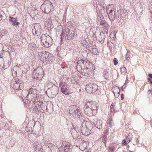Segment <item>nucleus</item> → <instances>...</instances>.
Here are the masks:
<instances>
[{"label":"nucleus","instance_id":"obj_1","mask_svg":"<svg viewBox=\"0 0 152 152\" xmlns=\"http://www.w3.org/2000/svg\"><path fill=\"white\" fill-rule=\"evenodd\" d=\"M97 107L96 104L92 102H88L84 106V110L85 113L89 116H92L94 113L93 112L96 111Z\"/></svg>","mask_w":152,"mask_h":152},{"label":"nucleus","instance_id":"obj_2","mask_svg":"<svg viewBox=\"0 0 152 152\" xmlns=\"http://www.w3.org/2000/svg\"><path fill=\"white\" fill-rule=\"evenodd\" d=\"M39 58L40 60L44 62H51L54 60V57L53 55L45 51L40 52L38 53Z\"/></svg>","mask_w":152,"mask_h":152},{"label":"nucleus","instance_id":"obj_3","mask_svg":"<svg viewBox=\"0 0 152 152\" xmlns=\"http://www.w3.org/2000/svg\"><path fill=\"white\" fill-rule=\"evenodd\" d=\"M40 39L43 45L46 48L50 47L52 45L53 42L52 38L47 34H42Z\"/></svg>","mask_w":152,"mask_h":152},{"label":"nucleus","instance_id":"obj_4","mask_svg":"<svg viewBox=\"0 0 152 152\" xmlns=\"http://www.w3.org/2000/svg\"><path fill=\"white\" fill-rule=\"evenodd\" d=\"M44 71L43 68L41 66L36 68L33 72L32 77L36 80H40L43 76Z\"/></svg>","mask_w":152,"mask_h":152},{"label":"nucleus","instance_id":"obj_5","mask_svg":"<svg viewBox=\"0 0 152 152\" xmlns=\"http://www.w3.org/2000/svg\"><path fill=\"white\" fill-rule=\"evenodd\" d=\"M59 87L61 92L66 95H68L70 92L69 85L62 80H60L59 83Z\"/></svg>","mask_w":152,"mask_h":152},{"label":"nucleus","instance_id":"obj_6","mask_svg":"<svg viewBox=\"0 0 152 152\" xmlns=\"http://www.w3.org/2000/svg\"><path fill=\"white\" fill-rule=\"evenodd\" d=\"M12 87L15 89L19 90L23 88V84L22 80L18 79L12 80L11 83Z\"/></svg>","mask_w":152,"mask_h":152},{"label":"nucleus","instance_id":"obj_7","mask_svg":"<svg viewBox=\"0 0 152 152\" xmlns=\"http://www.w3.org/2000/svg\"><path fill=\"white\" fill-rule=\"evenodd\" d=\"M75 34L74 33H72L71 32L66 31H63L61 34V40H63L64 39L66 40H71L74 37Z\"/></svg>","mask_w":152,"mask_h":152},{"label":"nucleus","instance_id":"obj_8","mask_svg":"<svg viewBox=\"0 0 152 152\" xmlns=\"http://www.w3.org/2000/svg\"><path fill=\"white\" fill-rule=\"evenodd\" d=\"M88 123L86 121L83 120L80 126L81 132L83 134L86 136L88 135L91 134V130L87 127L86 124Z\"/></svg>","mask_w":152,"mask_h":152},{"label":"nucleus","instance_id":"obj_9","mask_svg":"<svg viewBox=\"0 0 152 152\" xmlns=\"http://www.w3.org/2000/svg\"><path fill=\"white\" fill-rule=\"evenodd\" d=\"M37 90L32 88H30V93L29 100L31 99L32 101H36L37 98Z\"/></svg>","mask_w":152,"mask_h":152},{"label":"nucleus","instance_id":"obj_10","mask_svg":"<svg viewBox=\"0 0 152 152\" xmlns=\"http://www.w3.org/2000/svg\"><path fill=\"white\" fill-rule=\"evenodd\" d=\"M20 66V64H18L13 67L12 69V72L13 77H15L17 76L18 74L19 73L20 71L21 70L20 68L19 67Z\"/></svg>","mask_w":152,"mask_h":152},{"label":"nucleus","instance_id":"obj_11","mask_svg":"<svg viewBox=\"0 0 152 152\" xmlns=\"http://www.w3.org/2000/svg\"><path fill=\"white\" fill-rule=\"evenodd\" d=\"M51 91L52 94V97L54 98L58 94L59 89L58 87L55 85L51 88Z\"/></svg>","mask_w":152,"mask_h":152},{"label":"nucleus","instance_id":"obj_12","mask_svg":"<svg viewBox=\"0 0 152 152\" xmlns=\"http://www.w3.org/2000/svg\"><path fill=\"white\" fill-rule=\"evenodd\" d=\"M82 63L83 64L86 65L87 64H88L89 62L88 61L87 62L86 60H80L78 61L76 66L77 69L78 71L79 72H81L82 70V67L81 65L80 64V63Z\"/></svg>","mask_w":152,"mask_h":152},{"label":"nucleus","instance_id":"obj_13","mask_svg":"<svg viewBox=\"0 0 152 152\" xmlns=\"http://www.w3.org/2000/svg\"><path fill=\"white\" fill-rule=\"evenodd\" d=\"M34 29H32V31L33 32L35 31V34L34 35L37 34V36L40 35L41 33V26L39 24H37L34 26Z\"/></svg>","mask_w":152,"mask_h":152},{"label":"nucleus","instance_id":"obj_14","mask_svg":"<svg viewBox=\"0 0 152 152\" xmlns=\"http://www.w3.org/2000/svg\"><path fill=\"white\" fill-rule=\"evenodd\" d=\"M34 148L35 151L38 150L40 152H42L43 151L42 146L41 144L39 142H37L35 143L34 145Z\"/></svg>","mask_w":152,"mask_h":152},{"label":"nucleus","instance_id":"obj_15","mask_svg":"<svg viewBox=\"0 0 152 152\" xmlns=\"http://www.w3.org/2000/svg\"><path fill=\"white\" fill-rule=\"evenodd\" d=\"M78 109V107L75 105H72L70 107L69 112L72 115H74L75 112Z\"/></svg>","mask_w":152,"mask_h":152},{"label":"nucleus","instance_id":"obj_16","mask_svg":"<svg viewBox=\"0 0 152 152\" xmlns=\"http://www.w3.org/2000/svg\"><path fill=\"white\" fill-rule=\"evenodd\" d=\"M108 16L111 21H114L115 17V12L113 10H111L108 14Z\"/></svg>","mask_w":152,"mask_h":152},{"label":"nucleus","instance_id":"obj_17","mask_svg":"<svg viewBox=\"0 0 152 152\" xmlns=\"http://www.w3.org/2000/svg\"><path fill=\"white\" fill-rule=\"evenodd\" d=\"M132 134L129 133V135L127 137L126 140L124 139L123 140L122 143L124 145H126L129 143L132 139Z\"/></svg>","mask_w":152,"mask_h":152},{"label":"nucleus","instance_id":"obj_18","mask_svg":"<svg viewBox=\"0 0 152 152\" xmlns=\"http://www.w3.org/2000/svg\"><path fill=\"white\" fill-rule=\"evenodd\" d=\"M10 19L9 21L11 22L13 26H18L19 23V22H17V19L15 18H14L11 16L9 17Z\"/></svg>","mask_w":152,"mask_h":152},{"label":"nucleus","instance_id":"obj_19","mask_svg":"<svg viewBox=\"0 0 152 152\" xmlns=\"http://www.w3.org/2000/svg\"><path fill=\"white\" fill-rule=\"evenodd\" d=\"M30 93V89L28 90H23L22 91V95L24 97L27 98L28 99L29 97Z\"/></svg>","mask_w":152,"mask_h":152},{"label":"nucleus","instance_id":"obj_20","mask_svg":"<svg viewBox=\"0 0 152 152\" xmlns=\"http://www.w3.org/2000/svg\"><path fill=\"white\" fill-rule=\"evenodd\" d=\"M61 146L64 148L65 152H68L70 149L69 145L66 142H63L61 145Z\"/></svg>","mask_w":152,"mask_h":152},{"label":"nucleus","instance_id":"obj_21","mask_svg":"<svg viewBox=\"0 0 152 152\" xmlns=\"http://www.w3.org/2000/svg\"><path fill=\"white\" fill-rule=\"evenodd\" d=\"M102 120H98L96 123L95 126L99 129H102Z\"/></svg>","mask_w":152,"mask_h":152},{"label":"nucleus","instance_id":"obj_22","mask_svg":"<svg viewBox=\"0 0 152 152\" xmlns=\"http://www.w3.org/2000/svg\"><path fill=\"white\" fill-rule=\"evenodd\" d=\"M105 37V35L103 33H101L99 36L98 40L101 42H103L104 41V39Z\"/></svg>","mask_w":152,"mask_h":152},{"label":"nucleus","instance_id":"obj_23","mask_svg":"<svg viewBox=\"0 0 152 152\" xmlns=\"http://www.w3.org/2000/svg\"><path fill=\"white\" fill-rule=\"evenodd\" d=\"M92 92L95 91L97 92L99 94L98 91H99V88L97 85L96 84H92Z\"/></svg>","mask_w":152,"mask_h":152},{"label":"nucleus","instance_id":"obj_24","mask_svg":"<svg viewBox=\"0 0 152 152\" xmlns=\"http://www.w3.org/2000/svg\"><path fill=\"white\" fill-rule=\"evenodd\" d=\"M92 84H90L86 86L85 89L87 92L90 93H92Z\"/></svg>","mask_w":152,"mask_h":152},{"label":"nucleus","instance_id":"obj_25","mask_svg":"<svg viewBox=\"0 0 152 152\" xmlns=\"http://www.w3.org/2000/svg\"><path fill=\"white\" fill-rule=\"evenodd\" d=\"M103 74L104 78L106 79H107L109 77L108 70L107 69L104 70L103 71Z\"/></svg>","mask_w":152,"mask_h":152},{"label":"nucleus","instance_id":"obj_26","mask_svg":"<svg viewBox=\"0 0 152 152\" xmlns=\"http://www.w3.org/2000/svg\"><path fill=\"white\" fill-rule=\"evenodd\" d=\"M108 134V133L107 132H104L103 133V135L102 136V142H103L105 145L106 141L107 140V135Z\"/></svg>","mask_w":152,"mask_h":152},{"label":"nucleus","instance_id":"obj_27","mask_svg":"<svg viewBox=\"0 0 152 152\" xmlns=\"http://www.w3.org/2000/svg\"><path fill=\"white\" fill-rule=\"evenodd\" d=\"M112 90L114 94L116 93H119V88L118 86L113 87Z\"/></svg>","mask_w":152,"mask_h":152},{"label":"nucleus","instance_id":"obj_28","mask_svg":"<svg viewBox=\"0 0 152 152\" xmlns=\"http://www.w3.org/2000/svg\"><path fill=\"white\" fill-rule=\"evenodd\" d=\"M113 124V122L111 118L109 119V121H108L107 124V126L110 127H111Z\"/></svg>","mask_w":152,"mask_h":152},{"label":"nucleus","instance_id":"obj_29","mask_svg":"<svg viewBox=\"0 0 152 152\" xmlns=\"http://www.w3.org/2000/svg\"><path fill=\"white\" fill-rule=\"evenodd\" d=\"M74 115L75 117H79L81 115V113L79 110L78 109L76 112H75Z\"/></svg>","mask_w":152,"mask_h":152},{"label":"nucleus","instance_id":"obj_30","mask_svg":"<svg viewBox=\"0 0 152 152\" xmlns=\"http://www.w3.org/2000/svg\"><path fill=\"white\" fill-rule=\"evenodd\" d=\"M10 64H9V61H6L5 62V63H4L3 66V68L5 69L8 68Z\"/></svg>","mask_w":152,"mask_h":152},{"label":"nucleus","instance_id":"obj_31","mask_svg":"<svg viewBox=\"0 0 152 152\" xmlns=\"http://www.w3.org/2000/svg\"><path fill=\"white\" fill-rule=\"evenodd\" d=\"M50 11V9L48 6H46L45 8V13H49Z\"/></svg>","mask_w":152,"mask_h":152},{"label":"nucleus","instance_id":"obj_32","mask_svg":"<svg viewBox=\"0 0 152 152\" xmlns=\"http://www.w3.org/2000/svg\"><path fill=\"white\" fill-rule=\"evenodd\" d=\"M110 37L111 39H114L115 38V34L114 32H112L110 35Z\"/></svg>","mask_w":152,"mask_h":152},{"label":"nucleus","instance_id":"obj_33","mask_svg":"<svg viewBox=\"0 0 152 152\" xmlns=\"http://www.w3.org/2000/svg\"><path fill=\"white\" fill-rule=\"evenodd\" d=\"M121 73H125L126 72V69L124 66L121 67Z\"/></svg>","mask_w":152,"mask_h":152},{"label":"nucleus","instance_id":"obj_34","mask_svg":"<svg viewBox=\"0 0 152 152\" xmlns=\"http://www.w3.org/2000/svg\"><path fill=\"white\" fill-rule=\"evenodd\" d=\"M77 134V132L76 130H74L72 133V135L74 138H76Z\"/></svg>","mask_w":152,"mask_h":152},{"label":"nucleus","instance_id":"obj_35","mask_svg":"<svg viewBox=\"0 0 152 152\" xmlns=\"http://www.w3.org/2000/svg\"><path fill=\"white\" fill-rule=\"evenodd\" d=\"M105 23V20H102L100 22V24L103 26L105 27L106 26V25Z\"/></svg>","mask_w":152,"mask_h":152},{"label":"nucleus","instance_id":"obj_36","mask_svg":"<svg viewBox=\"0 0 152 152\" xmlns=\"http://www.w3.org/2000/svg\"><path fill=\"white\" fill-rule=\"evenodd\" d=\"M130 58V56L129 55V54L127 52L126 55V59L128 61L129 59Z\"/></svg>","mask_w":152,"mask_h":152},{"label":"nucleus","instance_id":"obj_37","mask_svg":"<svg viewBox=\"0 0 152 152\" xmlns=\"http://www.w3.org/2000/svg\"><path fill=\"white\" fill-rule=\"evenodd\" d=\"M115 150V147H110L109 148V152H113Z\"/></svg>","mask_w":152,"mask_h":152},{"label":"nucleus","instance_id":"obj_38","mask_svg":"<svg viewBox=\"0 0 152 152\" xmlns=\"http://www.w3.org/2000/svg\"><path fill=\"white\" fill-rule=\"evenodd\" d=\"M114 64L115 65H116L118 64V61L117 59L114 58L113 59Z\"/></svg>","mask_w":152,"mask_h":152},{"label":"nucleus","instance_id":"obj_39","mask_svg":"<svg viewBox=\"0 0 152 152\" xmlns=\"http://www.w3.org/2000/svg\"><path fill=\"white\" fill-rule=\"evenodd\" d=\"M116 98H118L119 95V93H116L114 94Z\"/></svg>","mask_w":152,"mask_h":152},{"label":"nucleus","instance_id":"obj_40","mask_svg":"<svg viewBox=\"0 0 152 152\" xmlns=\"http://www.w3.org/2000/svg\"><path fill=\"white\" fill-rule=\"evenodd\" d=\"M32 47H33V50L34 49H36V45H35L34 44H33V45H31Z\"/></svg>","mask_w":152,"mask_h":152},{"label":"nucleus","instance_id":"obj_41","mask_svg":"<svg viewBox=\"0 0 152 152\" xmlns=\"http://www.w3.org/2000/svg\"><path fill=\"white\" fill-rule=\"evenodd\" d=\"M4 53V50H2L0 54V56H1L3 54V53Z\"/></svg>","mask_w":152,"mask_h":152},{"label":"nucleus","instance_id":"obj_42","mask_svg":"<svg viewBox=\"0 0 152 152\" xmlns=\"http://www.w3.org/2000/svg\"><path fill=\"white\" fill-rule=\"evenodd\" d=\"M110 111L111 112H113L114 111V108H112L111 107H110Z\"/></svg>","mask_w":152,"mask_h":152},{"label":"nucleus","instance_id":"obj_43","mask_svg":"<svg viewBox=\"0 0 152 152\" xmlns=\"http://www.w3.org/2000/svg\"><path fill=\"white\" fill-rule=\"evenodd\" d=\"M93 50L94 51L95 50V51H94V53H94V54H95V53H96V54L97 53V50L96 48L94 49Z\"/></svg>","mask_w":152,"mask_h":152},{"label":"nucleus","instance_id":"obj_44","mask_svg":"<svg viewBox=\"0 0 152 152\" xmlns=\"http://www.w3.org/2000/svg\"><path fill=\"white\" fill-rule=\"evenodd\" d=\"M148 76L150 78L152 79V74H149Z\"/></svg>","mask_w":152,"mask_h":152},{"label":"nucleus","instance_id":"obj_45","mask_svg":"<svg viewBox=\"0 0 152 152\" xmlns=\"http://www.w3.org/2000/svg\"><path fill=\"white\" fill-rule=\"evenodd\" d=\"M88 68L87 67H86L85 69H84L83 72H84L85 73H86V72H87V71L86 70V69H87Z\"/></svg>","mask_w":152,"mask_h":152},{"label":"nucleus","instance_id":"obj_46","mask_svg":"<svg viewBox=\"0 0 152 152\" xmlns=\"http://www.w3.org/2000/svg\"><path fill=\"white\" fill-rule=\"evenodd\" d=\"M121 100H123L124 98V95L123 94H122L121 95Z\"/></svg>","mask_w":152,"mask_h":152},{"label":"nucleus","instance_id":"obj_47","mask_svg":"<svg viewBox=\"0 0 152 152\" xmlns=\"http://www.w3.org/2000/svg\"><path fill=\"white\" fill-rule=\"evenodd\" d=\"M148 91L149 92L151 93L152 94V91L151 90H149Z\"/></svg>","mask_w":152,"mask_h":152},{"label":"nucleus","instance_id":"obj_48","mask_svg":"<svg viewBox=\"0 0 152 152\" xmlns=\"http://www.w3.org/2000/svg\"><path fill=\"white\" fill-rule=\"evenodd\" d=\"M110 107H112V108H114L113 107V105L112 104H111V106Z\"/></svg>","mask_w":152,"mask_h":152},{"label":"nucleus","instance_id":"obj_49","mask_svg":"<svg viewBox=\"0 0 152 152\" xmlns=\"http://www.w3.org/2000/svg\"><path fill=\"white\" fill-rule=\"evenodd\" d=\"M127 148H129V145H128L126 147Z\"/></svg>","mask_w":152,"mask_h":152},{"label":"nucleus","instance_id":"obj_50","mask_svg":"<svg viewBox=\"0 0 152 152\" xmlns=\"http://www.w3.org/2000/svg\"><path fill=\"white\" fill-rule=\"evenodd\" d=\"M3 36V35H2V34H0V37H2Z\"/></svg>","mask_w":152,"mask_h":152},{"label":"nucleus","instance_id":"obj_51","mask_svg":"<svg viewBox=\"0 0 152 152\" xmlns=\"http://www.w3.org/2000/svg\"><path fill=\"white\" fill-rule=\"evenodd\" d=\"M151 78H148V80L149 81H150V80H151Z\"/></svg>","mask_w":152,"mask_h":152},{"label":"nucleus","instance_id":"obj_52","mask_svg":"<svg viewBox=\"0 0 152 152\" xmlns=\"http://www.w3.org/2000/svg\"><path fill=\"white\" fill-rule=\"evenodd\" d=\"M150 83H151V85H152V81H150Z\"/></svg>","mask_w":152,"mask_h":152},{"label":"nucleus","instance_id":"obj_53","mask_svg":"<svg viewBox=\"0 0 152 152\" xmlns=\"http://www.w3.org/2000/svg\"><path fill=\"white\" fill-rule=\"evenodd\" d=\"M126 84V83H125L124 85L122 86V88H123L124 87V86Z\"/></svg>","mask_w":152,"mask_h":152},{"label":"nucleus","instance_id":"obj_54","mask_svg":"<svg viewBox=\"0 0 152 152\" xmlns=\"http://www.w3.org/2000/svg\"><path fill=\"white\" fill-rule=\"evenodd\" d=\"M42 106H43V104L42 105Z\"/></svg>","mask_w":152,"mask_h":152}]
</instances>
